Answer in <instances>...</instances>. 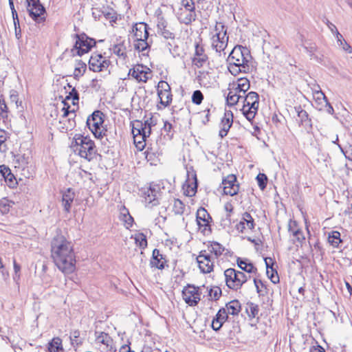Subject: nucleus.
Instances as JSON below:
<instances>
[{"instance_id":"7ed1b4c3","label":"nucleus","mask_w":352,"mask_h":352,"mask_svg":"<svg viewBox=\"0 0 352 352\" xmlns=\"http://www.w3.org/2000/svg\"><path fill=\"white\" fill-rule=\"evenodd\" d=\"M71 148L80 157L88 160H92L96 155L95 144L90 138L76 134L72 140Z\"/></svg>"},{"instance_id":"f3484780","label":"nucleus","mask_w":352,"mask_h":352,"mask_svg":"<svg viewBox=\"0 0 352 352\" xmlns=\"http://www.w3.org/2000/svg\"><path fill=\"white\" fill-rule=\"evenodd\" d=\"M236 182V178L234 175H230L223 180V192L226 195L233 196L237 194L239 185Z\"/></svg>"},{"instance_id":"f704fd0d","label":"nucleus","mask_w":352,"mask_h":352,"mask_svg":"<svg viewBox=\"0 0 352 352\" xmlns=\"http://www.w3.org/2000/svg\"><path fill=\"white\" fill-rule=\"evenodd\" d=\"M101 12L104 17L111 23L115 22L117 20V13L112 8H103Z\"/></svg>"},{"instance_id":"13d9d810","label":"nucleus","mask_w":352,"mask_h":352,"mask_svg":"<svg viewBox=\"0 0 352 352\" xmlns=\"http://www.w3.org/2000/svg\"><path fill=\"white\" fill-rule=\"evenodd\" d=\"M80 336V332L79 331H74L71 334V336H70V339H71V342H72V344L74 345V344H76V345H79L80 344H81V342H80L78 340V338Z\"/></svg>"},{"instance_id":"e433bc0d","label":"nucleus","mask_w":352,"mask_h":352,"mask_svg":"<svg viewBox=\"0 0 352 352\" xmlns=\"http://www.w3.org/2000/svg\"><path fill=\"white\" fill-rule=\"evenodd\" d=\"M60 349H62L61 339L58 337L53 338L52 340L49 343V351L58 352Z\"/></svg>"},{"instance_id":"c85d7f7f","label":"nucleus","mask_w":352,"mask_h":352,"mask_svg":"<svg viewBox=\"0 0 352 352\" xmlns=\"http://www.w3.org/2000/svg\"><path fill=\"white\" fill-rule=\"evenodd\" d=\"M224 309L226 314L230 315H237L241 311V305L238 300H232L226 304L225 308H221Z\"/></svg>"},{"instance_id":"6ab92c4d","label":"nucleus","mask_w":352,"mask_h":352,"mask_svg":"<svg viewBox=\"0 0 352 352\" xmlns=\"http://www.w3.org/2000/svg\"><path fill=\"white\" fill-rule=\"evenodd\" d=\"M254 228V219L248 212H244L241 221L236 225V230L241 233L245 232L246 230H252Z\"/></svg>"},{"instance_id":"72a5a7b5","label":"nucleus","mask_w":352,"mask_h":352,"mask_svg":"<svg viewBox=\"0 0 352 352\" xmlns=\"http://www.w3.org/2000/svg\"><path fill=\"white\" fill-rule=\"evenodd\" d=\"M158 33L166 39H173L175 34L169 30L166 29L164 22H159L157 24Z\"/></svg>"},{"instance_id":"0e129e2a","label":"nucleus","mask_w":352,"mask_h":352,"mask_svg":"<svg viewBox=\"0 0 352 352\" xmlns=\"http://www.w3.org/2000/svg\"><path fill=\"white\" fill-rule=\"evenodd\" d=\"M69 97L72 98L74 104H75L76 101H78L79 100L78 93L75 89L72 90V91L69 93V96L67 98H69Z\"/></svg>"},{"instance_id":"49530a36","label":"nucleus","mask_w":352,"mask_h":352,"mask_svg":"<svg viewBox=\"0 0 352 352\" xmlns=\"http://www.w3.org/2000/svg\"><path fill=\"white\" fill-rule=\"evenodd\" d=\"M133 135V141L134 144L136 146V148L142 151L146 145V138H143L142 140L138 136H142L141 135H136V133H132Z\"/></svg>"},{"instance_id":"680f3d73","label":"nucleus","mask_w":352,"mask_h":352,"mask_svg":"<svg viewBox=\"0 0 352 352\" xmlns=\"http://www.w3.org/2000/svg\"><path fill=\"white\" fill-rule=\"evenodd\" d=\"M10 210V205L7 204V201H0V211L2 213H7Z\"/></svg>"},{"instance_id":"e2e57ef3","label":"nucleus","mask_w":352,"mask_h":352,"mask_svg":"<svg viewBox=\"0 0 352 352\" xmlns=\"http://www.w3.org/2000/svg\"><path fill=\"white\" fill-rule=\"evenodd\" d=\"M258 312V307L254 305H251L249 307L248 314L250 316L254 318Z\"/></svg>"},{"instance_id":"412c9836","label":"nucleus","mask_w":352,"mask_h":352,"mask_svg":"<svg viewBox=\"0 0 352 352\" xmlns=\"http://www.w3.org/2000/svg\"><path fill=\"white\" fill-rule=\"evenodd\" d=\"M210 217L207 210L204 208H200L197 211V222L199 229L203 228L201 232H204L206 228L209 226Z\"/></svg>"},{"instance_id":"0eeeda50","label":"nucleus","mask_w":352,"mask_h":352,"mask_svg":"<svg viewBox=\"0 0 352 352\" xmlns=\"http://www.w3.org/2000/svg\"><path fill=\"white\" fill-rule=\"evenodd\" d=\"M96 45L94 39L87 37L86 35H76V41L74 47L71 50L73 56H81L84 54L87 53L92 47Z\"/></svg>"},{"instance_id":"79ce46f5","label":"nucleus","mask_w":352,"mask_h":352,"mask_svg":"<svg viewBox=\"0 0 352 352\" xmlns=\"http://www.w3.org/2000/svg\"><path fill=\"white\" fill-rule=\"evenodd\" d=\"M9 138V133L3 129H0V151L6 152L8 150L6 141Z\"/></svg>"},{"instance_id":"39448f33","label":"nucleus","mask_w":352,"mask_h":352,"mask_svg":"<svg viewBox=\"0 0 352 352\" xmlns=\"http://www.w3.org/2000/svg\"><path fill=\"white\" fill-rule=\"evenodd\" d=\"M243 99V106L242 108L243 114L246 119L252 121L258 111L259 103V96L256 92L251 91L248 93Z\"/></svg>"},{"instance_id":"a211bd4d","label":"nucleus","mask_w":352,"mask_h":352,"mask_svg":"<svg viewBox=\"0 0 352 352\" xmlns=\"http://www.w3.org/2000/svg\"><path fill=\"white\" fill-rule=\"evenodd\" d=\"M159 188L156 186H151L144 192V201L147 206L153 207L159 204Z\"/></svg>"},{"instance_id":"6e6d98bb","label":"nucleus","mask_w":352,"mask_h":352,"mask_svg":"<svg viewBox=\"0 0 352 352\" xmlns=\"http://www.w3.org/2000/svg\"><path fill=\"white\" fill-rule=\"evenodd\" d=\"M113 53L118 56L124 57L126 56L125 48L122 45H116L113 48Z\"/></svg>"},{"instance_id":"bb28decb","label":"nucleus","mask_w":352,"mask_h":352,"mask_svg":"<svg viewBox=\"0 0 352 352\" xmlns=\"http://www.w3.org/2000/svg\"><path fill=\"white\" fill-rule=\"evenodd\" d=\"M74 197V192L70 188H68L63 194L62 205L64 208V210L67 212H69L71 209Z\"/></svg>"},{"instance_id":"b1692460","label":"nucleus","mask_w":352,"mask_h":352,"mask_svg":"<svg viewBox=\"0 0 352 352\" xmlns=\"http://www.w3.org/2000/svg\"><path fill=\"white\" fill-rule=\"evenodd\" d=\"M206 252H208L214 258H218L226 251V248L219 243L216 241L210 242L207 245Z\"/></svg>"},{"instance_id":"393cba45","label":"nucleus","mask_w":352,"mask_h":352,"mask_svg":"<svg viewBox=\"0 0 352 352\" xmlns=\"http://www.w3.org/2000/svg\"><path fill=\"white\" fill-rule=\"evenodd\" d=\"M197 18V14L195 10H180L179 14V19L181 23L186 25L190 24L192 21H195Z\"/></svg>"},{"instance_id":"7c9ffc66","label":"nucleus","mask_w":352,"mask_h":352,"mask_svg":"<svg viewBox=\"0 0 352 352\" xmlns=\"http://www.w3.org/2000/svg\"><path fill=\"white\" fill-rule=\"evenodd\" d=\"M295 111L298 116V120L302 125H311L310 120L308 118L307 111L301 108L300 106L295 107Z\"/></svg>"},{"instance_id":"9b49d317","label":"nucleus","mask_w":352,"mask_h":352,"mask_svg":"<svg viewBox=\"0 0 352 352\" xmlns=\"http://www.w3.org/2000/svg\"><path fill=\"white\" fill-rule=\"evenodd\" d=\"M199 287L188 285L182 291V296L184 301L190 306H195L200 300Z\"/></svg>"},{"instance_id":"c756f323","label":"nucleus","mask_w":352,"mask_h":352,"mask_svg":"<svg viewBox=\"0 0 352 352\" xmlns=\"http://www.w3.org/2000/svg\"><path fill=\"white\" fill-rule=\"evenodd\" d=\"M244 96L237 90H234L233 89H230V91L228 94L226 101L229 106H234L239 102L240 99H243Z\"/></svg>"},{"instance_id":"a878e982","label":"nucleus","mask_w":352,"mask_h":352,"mask_svg":"<svg viewBox=\"0 0 352 352\" xmlns=\"http://www.w3.org/2000/svg\"><path fill=\"white\" fill-rule=\"evenodd\" d=\"M215 34L212 36V40L217 41H224L228 42V37L226 36V29L222 23H217L214 27Z\"/></svg>"},{"instance_id":"bf43d9fd","label":"nucleus","mask_w":352,"mask_h":352,"mask_svg":"<svg viewBox=\"0 0 352 352\" xmlns=\"http://www.w3.org/2000/svg\"><path fill=\"white\" fill-rule=\"evenodd\" d=\"M0 173L5 179H7L8 177H13V175L10 173V170L4 166H0Z\"/></svg>"},{"instance_id":"20e7f679","label":"nucleus","mask_w":352,"mask_h":352,"mask_svg":"<svg viewBox=\"0 0 352 352\" xmlns=\"http://www.w3.org/2000/svg\"><path fill=\"white\" fill-rule=\"evenodd\" d=\"M226 285L231 289L237 291L250 278L242 272L228 268L224 272Z\"/></svg>"},{"instance_id":"603ef678","label":"nucleus","mask_w":352,"mask_h":352,"mask_svg":"<svg viewBox=\"0 0 352 352\" xmlns=\"http://www.w3.org/2000/svg\"><path fill=\"white\" fill-rule=\"evenodd\" d=\"M204 99L203 94L200 90H196L192 95V102L195 104H200Z\"/></svg>"},{"instance_id":"423d86ee","label":"nucleus","mask_w":352,"mask_h":352,"mask_svg":"<svg viewBox=\"0 0 352 352\" xmlns=\"http://www.w3.org/2000/svg\"><path fill=\"white\" fill-rule=\"evenodd\" d=\"M104 114L100 111H95L87 120V125L96 138H102L106 130L103 126Z\"/></svg>"},{"instance_id":"5701e85b","label":"nucleus","mask_w":352,"mask_h":352,"mask_svg":"<svg viewBox=\"0 0 352 352\" xmlns=\"http://www.w3.org/2000/svg\"><path fill=\"white\" fill-rule=\"evenodd\" d=\"M228 316L224 309H220L212 321V328L214 331L221 329L223 324L227 320Z\"/></svg>"},{"instance_id":"4d7b16f0","label":"nucleus","mask_w":352,"mask_h":352,"mask_svg":"<svg viewBox=\"0 0 352 352\" xmlns=\"http://www.w3.org/2000/svg\"><path fill=\"white\" fill-rule=\"evenodd\" d=\"M182 8L180 10H195V3L193 0H182Z\"/></svg>"},{"instance_id":"a18cd8bd","label":"nucleus","mask_w":352,"mask_h":352,"mask_svg":"<svg viewBox=\"0 0 352 352\" xmlns=\"http://www.w3.org/2000/svg\"><path fill=\"white\" fill-rule=\"evenodd\" d=\"M135 241L137 245L144 249L147 246L146 236L142 233H138L135 236Z\"/></svg>"},{"instance_id":"dca6fc26","label":"nucleus","mask_w":352,"mask_h":352,"mask_svg":"<svg viewBox=\"0 0 352 352\" xmlns=\"http://www.w3.org/2000/svg\"><path fill=\"white\" fill-rule=\"evenodd\" d=\"M208 60V56L205 52L203 45L196 43L195 45V53L192 59V64L197 67H201Z\"/></svg>"},{"instance_id":"1a4fd4ad","label":"nucleus","mask_w":352,"mask_h":352,"mask_svg":"<svg viewBox=\"0 0 352 352\" xmlns=\"http://www.w3.org/2000/svg\"><path fill=\"white\" fill-rule=\"evenodd\" d=\"M214 257L208 252L201 250L197 257V262L200 271L204 274L211 272L214 268Z\"/></svg>"},{"instance_id":"c9c22d12","label":"nucleus","mask_w":352,"mask_h":352,"mask_svg":"<svg viewBox=\"0 0 352 352\" xmlns=\"http://www.w3.org/2000/svg\"><path fill=\"white\" fill-rule=\"evenodd\" d=\"M237 265L242 270L249 274L256 272V268L252 263H248L245 261L238 259Z\"/></svg>"},{"instance_id":"ea45409f","label":"nucleus","mask_w":352,"mask_h":352,"mask_svg":"<svg viewBox=\"0 0 352 352\" xmlns=\"http://www.w3.org/2000/svg\"><path fill=\"white\" fill-rule=\"evenodd\" d=\"M289 231L293 234L296 240L299 243H302L305 240V236L302 230H300V229H294L292 224H290L289 226Z\"/></svg>"},{"instance_id":"2eb2a0df","label":"nucleus","mask_w":352,"mask_h":352,"mask_svg":"<svg viewBox=\"0 0 352 352\" xmlns=\"http://www.w3.org/2000/svg\"><path fill=\"white\" fill-rule=\"evenodd\" d=\"M150 69L142 65H137L129 69V76H132L138 82H146L148 79Z\"/></svg>"},{"instance_id":"4c0bfd02","label":"nucleus","mask_w":352,"mask_h":352,"mask_svg":"<svg viewBox=\"0 0 352 352\" xmlns=\"http://www.w3.org/2000/svg\"><path fill=\"white\" fill-rule=\"evenodd\" d=\"M134 47L139 52H144L150 47V42L148 39L135 40Z\"/></svg>"},{"instance_id":"4468645a","label":"nucleus","mask_w":352,"mask_h":352,"mask_svg":"<svg viewBox=\"0 0 352 352\" xmlns=\"http://www.w3.org/2000/svg\"><path fill=\"white\" fill-rule=\"evenodd\" d=\"M109 65V60H107L101 54L92 55L89 61V67L90 70L94 72H99Z\"/></svg>"},{"instance_id":"9d476101","label":"nucleus","mask_w":352,"mask_h":352,"mask_svg":"<svg viewBox=\"0 0 352 352\" xmlns=\"http://www.w3.org/2000/svg\"><path fill=\"white\" fill-rule=\"evenodd\" d=\"M157 95L160 100V104L164 107L168 106L172 102L170 87L167 82L160 81L157 85Z\"/></svg>"},{"instance_id":"f03ea898","label":"nucleus","mask_w":352,"mask_h":352,"mask_svg":"<svg viewBox=\"0 0 352 352\" xmlns=\"http://www.w3.org/2000/svg\"><path fill=\"white\" fill-rule=\"evenodd\" d=\"M252 56L247 47L239 45L233 48L228 57V69L234 76L249 73L253 68Z\"/></svg>"},{"instance_id":"8fccbe9b","label":"nucleus","mask_w":352,"mask_h":352,"mask_svg":"<svg viewBox=\"0 0 352 352\" xmlns=\"http://www.w3.org/2000/svg\"><path fill=\"white\" fill-rule=\"evenodd\" d=\"M258 185L261 190H264L266 188L267 177L263 173H259L256 177Z\"/></svg>"},{"instance_id":"aec40b11","label":"nucleus","mask_w":352,"mask_h":352,"mask_svg":"<svg viewBox=\"0 0 352 352\" xmlns=\"http://www.w3.org/2000/svg\"><path fill=\"white\" fill-rule=\"evenodd\" d=\"M233 122V114L232 111H228L224 113V116L221 122V129L219 131V136L223 138L226 136L229 129Z\"/></svg>"},{"instance_id":"5fc2aeb1","label":"nucleus","mask_w":352,"mask_h":352,"mask_svg":"<svg viewBox=\"0 0 352 352\" xmlns=\"http://www.w3.org/2000/svg\"><path fill=\"white\" fill-rule=\"evenodd\" d=\"M326 24L336 38H341V34L338 32L336 26L333 23L330 22L329 20H327Z\"/></svg>"},{"instance_id":"4be33fe9","label":"nucleus","mask_w":352,"mask_h":352,"mask_svg":"<svg viewBox=\"0 0 352 352\" xmlns=\"http://www.w3.org/2000/svg\"><path fill=\"white\" fill-rule=\"evenodd\" d=\"M132 32L135 40H145L148 38L147 25L144 23H135L133 26Z\"/></svg>"},{"instance_id":"774afa93","label":"nucleus","mask_w":352,"mask_h":352,"mask_svg":"<svg viewBox=\"0 0 352 352\" xmlns=\"http://www.w3.org/2000/svg\"><path fill=\"white\" fill-rule=\"evenodd\" d=\"M265 263L267 270H271V267H273L274 261L272 258H270V257L265 258Z\"/></svg>"},{"instance_id":"a19ab883","label":"nucleus","mask_w":352,"mask_h":352,"mask_svg":"<svg viewBox=\"0 0 352 352\" xmlns=\"http://www.w3.org/2000/svg\"><path fill=\"white\" fill-rule=\"evenodd\" d=\"M184 204L178 199H174L173 201V211L175 214H182L184 211Z\"/></svg>"},{"instance_id":"c03bdc74","label":"nucleus","mask_w":352,"mask_h":352,"mask_svg":"<svg viewBox=\"0 0 352 352\" xmlns=\"http://www.w3.org/2000/svg\"><path fill=\"white\" fill-rule=\"evenodd\" d=\"M336 38L337 40V44L339 47H342L344 51L348 52L349 54H352V47L349 43H347L342 34L340 38Z\"/></svg>"},{"instance_id":"6e6552de","label":"nucleus","mask_w":352,"mask_h":352,"mask_svg":"<svg viewBox=\"0 0 352 352\" xmlns=\"http://www.w3.org/2000/svg\"><path fill=\"white\" fill-rule=\"evenodd\" d=\"M25 1L27 10L31 18L38 23H43L45 19L44 16L45 10L39 0H25Z\"/></svg>"},{"instance_id":"ddd939ff","label":"nucleus","mask_w":352,"mask_h":352,"mask_svg":"<svg viewBox=\"0 0 352 352\" xmlns=\"http://www.w3.org/2000/svg\"><path fill=\"white\" fill-rule=\"evenodd\" d=\"M132 133H136V135H141L138 136L140 138H147L151 133V119L146 120L144 122L142 121H136L132 128Z\"/></svg>"},{"instance_id":"3c124183","label":"nucleus","mask_w":352,"mask_h":352,"mask_svg":"<svg viewBox=\"0 0 352 352\" xmlns=\"http://www.w3.org/2000/svg\"><path fill=\"white\" fill-rule=\"evenodd\" d=\"M268 278L271 280L273 283H277L279 282V276L275 269L271 267V270H267L266 272Z\"/></svg>"},{"instance_id":"052dcab7","label":"nucleus","mask_w":352,"mask_h":352,"mask_svg":"<svg viewBox=\"0 0 352 352\" xmlns=\"http://www.w3.org/2000/svg\"><path fill=\"white\" fill-rule=\"evenodd\" d=\"M120 219L124 223L126 228L131 227L133 222V219L131 215H126L124 216V217H120Z\"/></svg>"},{"instance_id":"338daca9","label":"nucleus","mask_w":352,"mask_h":352,"mask_svg":"<svg viewBox=\"0 0 352 352\" xmlns=\"http://www.w3.org/2000/svg\"><path fill=\"white\" fill-rule=\"evenodd\" d=\"M221 289L219 287H217L215 289H211V291L210 292V295L211 296H213L215 299H218L219 298V296H221Z\"/></svg>"},{"instance_id":"69168bd1","label":"nucleus","mask_w":352,"mask_h":352,"mask_svg":"<svg viewBox=\"0 0 352 352\" xmlns=\"http://www.w3.org/2000/svg\"><path fill=\"white\" fill-rule=\"evenodd\" d=\"M224 210L227 212V214H226V217H230V213L232 212L233 210V206L232 205L231 203L230 202H227L224 204Z\"/></svg>"},{"instance_id":"37998d69","label":"nucleus","mask_w":352,"mask_h":352,"mask_svg":"<svg viewBox=\"0 0 352 352\" xmlns=\"http://www.w3.org/2000/svg\"><path fill=\"white\" fill-rule=\"evenodd\" d=\"M316 94L318 96H317L318 100L322 99L324 101L326 107H327V109H326L327 112L329 114H333L334 112L333 108L330 104V103L328 102V100H327L326 96L324 95V94L321 90H320L316 92Z\"/></svg>"},{"instance_id":"473e14b6","label":"nucleus","mask_w":352,"mask_h":352,"mask_svg":"<svg viewBox=\"0 0 352 352\" xmlns=\"http://www.w3.org/2000/svg\"><path fill=\"white\" fill-rule=\"evenodd\" d=\"M328 242L333 248H338L342 242L340 239V233L338 231H331L329 232Z\"/></svg>"},{"instance_id":"f257e3e1","label":"nucleus","mask_w":352,"mask_h":352,"mask_svg":"<svg viewBox=\"0 0 352 352\" xmlns=\"http://www.w3.org/2000/svg\"><path fill=\"white\" fill-rule=\"evenodd\" d=\"M52 258L56 265L64 274H71L76 269V256L74 245L71 241L57 234L51 242Z\"/></svg>"},{"instance_id":"f8f14e48","label":"nucleus","mask_w":352,"mask_h":352,"mask_svg":"<svg viewBox=\"0 0 352 352\" xmlns=\"http://www.w3.org/2000/svg\"><path fill=\"white\" fill-rule=\"evenodd\" d=\"M69 106H67V107H64L61 110L63 114L60 119V123L63 124V126L62 128L65 131L72 129L76 124L74 120V118L76 117V113L74 110H69Z\"/></svg>"},{"instance_id":"2f4dec72","label":"nucleus","mask_w":352,"mask_h":352,"mask_svg":"<svg viewBox=\"0 0 352 352\" xmlns=\"http://www.w3.org/2000/svg\"><path fill=\"white\" fill-rule=\"evenodd\" d=\"M250 81L246 78H241L237 80L236 87L233 88L234 90H237L240 94H244L250 89Z\"/></svg>"},{"instance_id":"864d4df0","label":"nucleus","mask_w":352,"mask_h":352,"mask_svg":"<svg viewBox=\"0 0 352 352\" xmlns=\"http://www.w3.org/2000/svg\"><path fill=\"white\" fill-rule=\"evenodd\" d=\"M209 76L208 73L204 71H200L197 76V79L201 85H204L206 86L209 82H208L207 78Z\"/></svg>"},{"instance_id":"09e8293b","label":"nucleus","mask_w":352,"mask_h":352,"mask_svg":"<svg viewBox=\"0 0 352 352\" xmlns=\"http://www.w3.org/2000/svg\"><path fill=\"white\" fill-rule=\"evenodd\" d=\"M96 340L98 343H101L108 346L110 342V337L107 333L100 332L99 335L96 336Z\"/></svg>"},{"instance_id":"58836bf2","label":"nucleus","mask_w":352,"mask_h":352,"mask_svg":"<svg viewBox=\"0 0 352 352\" xmlns=\"http://www.w3.org/2000/svg\"><path fill=\"white\" fill-rule=\"evenodd\" d=\"M87 65L85 63L81 60L77 62L75 69L74 72V76L76 79H78L82 76L86 71Z\"/></svg>"},{"instance_id":"de8ad7c7","label":"nucleus","mask_w":352,"mask_h":352,"mask_svg":"<svg viewBox=\"0 0 352 352\" xmlns=\"http://www.w3.org/2000/svg\"><path fill=\"white\" fill-rule=\"evenodd\" d=\"M227 44L228 42H226L225 40L221 41L212 40V46L217 52L223 51L226 49Z\"/></svg>"},{"instance_id":"cd10ccee","label":"nucleus","mask_w":352,"mask_h":352,"mask_svg":"<svg viewBox=\"0 0 352 352\" xmlns=\"http://www.w3.org/2000/svg\"><path fill=\"white\" fill-rule=\"evenodd\" d=\"M165 262L166 261L164 260L163 256L160 254V250L155 249L153 251V256L151 261V266L157 269H163L164 267Z\"/></svg>"}]
</instances>
